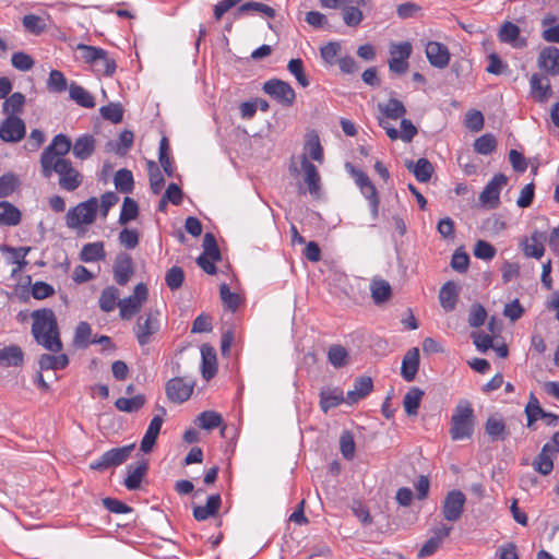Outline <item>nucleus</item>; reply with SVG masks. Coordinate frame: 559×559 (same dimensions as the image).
Here are the masks:
<instances>
[{
  "label": "nucleus",
  "instance_id": "nucleus-1",
  "mask_svg": "<svg viewBox=\"0 0 559 559\" xmlns=\"http://www.w3.org/2000/svg\"><path fill=\"white\" fill-rule=\"evenodd\" d=\"M31 318V331L36 343L50 353H60L63 345L55 312L49 308L37 309Z\"/></svg>",
  "mask_w": 559,
  "mask_h": 559
},
{
  "label": "nucleus",
  "instance_id": "nucleus-2",
  "mask_svg": "<svg viewBox=\"0 0 559 559\" xmlns=\"http://www.w3.org/2000/svg\"><path fill=\"white\" fill-rule=\"evenodd\" d=\"M475 427L474 409L467 400L455 406L451 416L450 436L453 441L469 439Z\"/></svg>",
  "mask_w": 559,
  "mask_h": 559
},
{
  "label": "nucleus",
  "instance_id": "nucleus-3",
  "mask_svg": "<svg viewBox=\"0 0 559 559\" xmlns=\"http://www.w3.org/2000/svg\"><path fill=\"white\" fill-rule=\"evenodd\" d=\"M160 330V311L148 309L139 316L133 326V334L138 344L143 347L151 343Z\"/></svg>",
  "mask_w": 559,
  "mask_h": 559
},
{
  "label": "nucleus",
  "instance_id": "nucleus-4",
  "mask_svg": "<svg viewBox=\"0 0 559 559\" xmlns=\"http://www.w3.org/2000/svg\"><path fill=\"white\" fill-rule=\"evenodd\" d=\"M72 148V143L69 136L63 133L57 134L51 143L44 150L40 156L41 168H50L59 162L67 160L63 156L67 155Z\"/></svg>",
  "mask_w": 559,
  "mask_h": 559
},
{
  "label": "nucleus",
  "instance_id": "nucleus-5",
  "mask_svg": "<svg viewBox=\"0 0 559 559\" xmlns=\"http://www.w3.org/2000/svg\"><path fill=\"white\" fill-rule=\"evenodd\" d=\"M148 298V289L144 283L135 285L133 293L128 297L120 298L119 317L123 321L131 320L136 316Z\"/></svg>",
  "mask_w": 559,
  "mask_h": 559
},
{
  "label": "nucleus",
  "instance_id": "nucleus-6",
  "mask_svg": "<svg viewBox=\"0 0 559 559\" xmlns=\"http://www.w3.org/2000/svg\"><path fill=\"white\" fill-rule=\"evenodd\" d=\"M133 450L134 444L110 449L103 453L97 460L93 461L90 464V468L104 472L111 467H117L130 457Z\"/></svg>",
  "mask_w": 559,
  "mask_h": 559
},
{
  "label": "nucleus",
  "instance_id": "nucleus-7",
  "mask_svg": "<svg viewBox=\"0 0 559 559\" xmlns=\"http://www.w3.org/2000/svg\"><path fill=\"white\" fill-rule=\"evenodd\" d=\"M52 173L59 175V183L66 190H75L81 185L82 176L76 169L73 168L72 163L69 159L59 162L57 165L55 164L50 168L43 169V174L47 178H49Z\"/></svg>",
  "mask_w": 559,
  "mask_h": 559
},
{
  "label": "nucleus",
  "instance_id": "nucleus-8",
  "mask_svg": "<svg viewBox=\"0 0 559 559\" xmlns=\"http://www.w3.org/2000/svg\"><path fill=\"white\" fill-rule=\"evenodd\" d=\"M390 60L389 69L396 74H403L408 69V58L412 55L413 48L411 43H392L390 45Z\"/></svg>",
  "mask_w": 559,
  "mask_h": 559
},
{
  "label": "nucleus",
  "instance_id": "nucleus-9",
  "mask_svg": "<svg viewBox=\"0 0 559 559\" xmlns=\"http://www.w3.org/2000/svg\"><path fill=\"white\" fill-rule=\"evenodd\" d=\"M465 502L466 497L461 490L453 489L449 491L442 502L443 518L449 522L459 521L463 514Z\"/></svg>",
  "mask_w": 559,
  "mask_h": 559
},
{
  "label": "nucleus",
  "instance_id": "nucleus-10",
  "mask_svg": "<svg viewBox=\"0 0 559 559\" xmlns=\"http://www.w3.org/2000/svg\"><path fill=\"white\" fill-rule=\"evenodd\" d=\"M507 183L508 178L503 174H496L479 194L480 204L485 207H497L500 203V192Z\"/></svg>",
  "mask_w": 559,
  "mask_h": 559
},
{
  "label": "nucleus",
  "instance_id": "nucleus-11",
  "mask_svg": "<svg viewBox=\"0 0 559 559\" xmlns=\"http://www.w3.org/2000/svg\"><path fill=\"white\" fill-rule=\"evenodd\" d=\"M25 134L26 124L21 117H5L0 123V140L4 143H19Z\"/></svg>",
  "mask_w": 559,
  "mask_h": 559
},
{
  "label": "nucleus",
  "instance_id": "nucleus-12",
  "mask_svg": "<svg viewBox=\"0 0 559 559\" xmlns=\"http://www.w3.org/2000/svg\"><path fill=\"white\" fill-rule=\"evenodd\" d=\"M263 91L283 106H292L296 98L294 88L285 81L273 79L263 85Z\"/></svg>",
  "mask_w": 559,
  "mask_h": 559
},
{
  "label": "nucleus",
  "instance_id": "nucleus-13",
  "mask_svg": "<svg viewBox=\"0 0 559 559\" xmlns=\"http://www.w3.org/2000/svg\"><path fill=\"white\" fill-rule=\"evenodd\" d=\"M346 171L353 177L356 186L359 188L362 195L369 200V204L371 207L377 209L378 207V197L377 191L369 179V177L360 169H357L353 164L346 163L345 164Z\"/></svg>",
  "mask_w": 559,
  "mask_h": 559
},
{
  "label": "nucleus",
  "instance_id": "nucleus-14",
  "mask_svg": "<svg viewBox=\"0 0 559 559\" xmlns=\"http://www.w3.org/2000/svg\"><path fill=\"white\" fill-rule=\"evenodd\" d=\"M322 221L323 215L320 212H304L302 217H300V223L304 228H307L318 235L325 234L335 228L341 222V218L338 215H332L331 219L326 224L322 223Z\"/></svg>",
  "mask_w": 559,
  "mask_h": 559
},
{
  "label": "nucleus",
  "instance_id": "nucleus-15",
  "mask_svg": "<svg viewBox=\"0 0 559 559\" xmlns=\"http://www.w3.org/2000/svg\"><path fill=\"white\" fill-rule=\"evenodd\" d=\"M194 382L186 378L176 377L166 384L167 397L175 403L187 401L193 392Z\"/></svg>",
  "mask_w": 559,
  "mask_h": 559
},
{
  "label": "nucleus",
  "instance_id": "nucleus-16",
  "mask_svg": "<svg viewBox=\"0 0 559 559\" xmlns=\"http://www.w3.org/2000/svg\"><path fill=\"white\" fill-rule=\"evenodd\" d=\"M300 174L310 195L320 199L322 197L321 178L317 167L304 158L300 164Z\"/></svg>",
  "mask_w": 559,
  "mask_h": 559
},
{
  "label": "nucleus",
  "instance_id": "nucleus-17",
  "mask_svg": "<svg viewBox=\"0 0 559 559\" xmlns=\"http://www.w3.org/2000/svg\"><path fill=\"white\" fill-rule=\"evenodd\" d=\"M452 527L441 524L432 530V536L423 545L418 551V558H426L433 555L442 545L443 540L451 534Z\"/></svg>",
  "mask_w": 559,
  "mask_h": 559
},
{
  "label": "nucleus",
  "instance_id": "nucleus-18",
  "mask_svg": "<svg viewBox=\"0 0 559 559\" xmlns=\"http://www.w3.org/2000/svg\"><path fill=\"white\" fill-rule=\"evenodd\" d=\"M544 241L545 234L536 230L530 237H524L520 247L525 257L540 259L545 252Z\"/></svg>",
  "mask_w": 559,
  "mask_h": 559
},
{
  "label": "nucleus",
  "instance_id": "nucleus-19",
  "mask_svg": "<svg viewBox=\"0 0 559 559\" xmlns=\"http://www.w3.org/2000/svg\"><path fill=\"white\" fill-rule=\"evenodd\" d=\"M162 415H156L152 418V420L148 424V427L144 433V437L141 441V451L144 453H148L153 450L157 437L160 432L162 425H163V415L166 414V411L164 407L160 408Z\"/></svg>",
  "mask_w": 559,
  "mask_h": 559
},
{
  "label": "nucleus",
  "instance_id": "nucleus-20",
  "mask_svg": "<svg viewBox=\"0 0 559 559\" xmlns=\"http://www.w3.org/2000/svg\"><path fill=\"white\" fill-rule=\"evenodd\" d=\"M368 3H370V0H353L352 4H346L342 9L343 23L348 27H358L365 19L360 8Z\"/></svg>",
  "mask_w": 559,
  "mask_h": 559
},
{
  "label": "nucleus",
  "instance_id": "nucleus-21",
  "mask_svg": "<svg viewBox=\"0 0 559 559\" xmlns=\"http://www.w3.org/2000/svg\"><path fill=\"white\" fill-rule=\"evenodd\" d=\"M148 471V464L145 460L138 461L127 466V477L123 485L128 490H136Z\"/></svg>",
  "mask_w": 559,
  "mask_h": 559
},
{
  "label": "nucleus",
  "instance_id": "nucleus-22",
  "mask_svg": "<svg viewBox=\"0 0 559 559\" xmlns=\"http://www.w3.org/2000/svg\"><path fill=\"white\" fill-rule=\"evenodd\" d=\"M134 273L132 258L129 254H120L114 263V280L120 285L124 286Z\"/></svg>",
  "mask_w": 559,
  "mask_h": 559
},
{
  "label": "nucleus",
  "instance_id": "nucleus-23",
  "mask_svg": "<svg viewBox=\"0 0 559 559\" xmlns=\"http://www.w3.org/2000/svg\"><path fill=\"white\" fill-rule=\"evenodd\" d=\"M304 158L307 160L312 159L319 164H322L324 160V153L320 143L319 135L314 132L307 134L302 154L299 156L300 164Z\"/></svg>",
  "mask_w": 559,
  "mask_h": 559
},
{
  "label": "nucleus",
  "instance_id": "nucleus-24",
  "mask_svg": "<svg viewBox=\"0 0 559 559\" xmlns=\"http://www.w3.org/2000/svg\"><path fill=\"white\" fill-rule=\"evenodd\" d=\"M537 63H538V67L543 71H545L551 75H558L559 74V49L554 46L544 48L538 56Z\"/></svg>",
  "mask_w": 559,
  "mask_h": 559
},
{
  "label": "nucleus",
  "instance_id": "nucleus-25",
  "mask_svg": "<svg viewBox=\"0 0 559 559\" xmlns=\"http://www.w3.org/2000/svg\"><path fill=\"white\" fill-rule=\"evenodd\" d=\"M419 368V349L413 347L406 352L401 366L402 378L411 382L416 378Z\"/></svg>",
  "mask_w": 559,
  "mask_h": 559
},
{
  "label": "nucleus",
  "instance_id": "nucleus-26",
  "mask_svg": "<svg viewBox=\"0 0 559 559\" xmlns=\"http://www.w3.org/2000/svg\"><path fill=\"white\" fill-rule=\"evenodd\" d=\"M426 56L429 62L437 68H444L450 61L448 48L438 41H429L427 44Z\"/></svg>",
  "mask_w": 559,
  "mask_h": 559
},
{
  "label": "nucleus",
  "instance_id": "nucleus-27",
  "mask_svg": "<svg viewBox=\"0 0 559 559\" xmlns=\"http://www.w3.org/2000/svg\"><path fill=\"white\" fill-rule=\"evenodd\" d=\"M373 382L370 377H360L354 383V389L346 394V403L352 405L371 393Z\"/></svg>",
  "mask_w": 559,
  "mask_h": 559
},
{
  "label": "nucleus",
  "instance_id": "nucleus-28",
  "mask_svg": "<svg viewBox=\"0 0 559 559\" xmlns=\"http://www.w3.org/2000/svg\"><path fill=\"white\" fill-rule=\"evenodd\" d=\"M498 37L500 41L509 44L513 48H523L526 46V40L520 37L519 26L511 22H506L502 24Z\"/></svg>",
  "mask_w": 559,
  "mask_h": 559
},
{
  "label": "nucleus",
  "instance_id": "nucleus-29",
  "mask_svg": "<svg viewBox=\"0 0 559 559\" xmlns=\"http://www.w3.org/2000/svg\"><path fill=\"white\" fill-rule=\"evenodd\" d=\"M222 499L218 493L211 495L205 506H195L193 508V518L197 521H205L212 516H215L221 508Z\"/></svg>",
  "mask_w": 559,
  "mask_h": 559
},
{
  "label": "nucleus",
  "instance_id": "nucleus-30",
  "mask_svg": "<svg viewBox=\"0 0 559 559\" xmlns=\"http://www.w3.org/2000/svg\"><path fill=\"white\" fill-rule=\"evenodd\" d=\"M530 87L532 97L539 103H545L550 97L551 90L547 78L533 74L530 79Z\"/></svg>",
  "mask_w": 559,
  "mask_h": 559
},
{
  "label": "nucleus",
  "instance_id": "nucleus-31",
  "mask_svg": "<svg viewBox=\"0 0 559 559\" xmlns=\"http://www.w3.org/2000/svg\"><path fill=\"white\" fill-rule=\"evenodd\" d=\"M119 304L120 292L116 286L110 285L102 290L98 298V306L103 312L109 313L112 312L116 308L119 309Z\"/></svg>",
  "mask_w": 559,
  "mask_h": 559
},
{
  "label": "nucleus",
  "instance_id": "nucleus-32",
  "mask_svg": "<svg viewBox=\"0 0 559 559\" xmlns=\"http://www.w3.org/2000/svg\"><path fill=\"white\" fill-rule=\"evenodd\" d=\"M346 402L343 391L340 388L322 389L320 392V407L323 413H328L331 408L337 407Z\"/></svg>",
  "mask_w": 559,
  "mask_h": 559
},
{
  "label": "nucleus",
  "instance_id": "nucleus-33",
  "mask_svg": "<svg viewBox=\"0 0 559 559\" xmlns=\"http://www.w3.org/2000/svg\"><path fill=\"white\" fill-rule=\"evenodd\" d=\"M96 214L97 212H68L66 222L68 227L84 233L85 227L95 222Z\"/></svg>",
  "mask_w": 559,
  "mask_h": 559
},
{
  "label": "nucleus",
  "instance_id": "nucleus-34",
  "mask_svg": "<svg viewBox=\"0 0 559 559\" xmlns=\"http://www.w3.org/2000/svg\"><path fill=\"white\" fill-rule=\"evenodd\" d=\"M459 299V290L454 282H447L439 292V301L444 311H453Z\"/></svg>",
  "mask_w": 559,
  "mask_h": 559
},
{
  "label": "nucleus",
  "instance_id": "nucleus-35",
  "mask_svg": "<svg viewBox=\"0 0 559 559\" xmlns=\"http://www.w3.org/2000/svg\"><path fill=\"white\" fill-rule=\"evenodd\" d=\"M96 141L91 134L80 135L72 145L73 155L81 159H87L95 151Z\"/></svg>",
  "mask_w": 559,
  "mask_h": 559
},
{
  "label": "nucleus",
  "instance_id": "nucleus-36",
  "mask_svg": "<svg viewBox=\"0 0 559 559\" xmlns=\"http://www.w3.org/2000/svg\"><path fill=\"white\" fill-rule=\"evenodd\" d=\"M24 361V353L19 345H10L0 349V366L19 367Z\"/></svg>",
  "mask_w": 559,
  "mask_h": 559
},
{
  "label": "nucleus",
  "instance_id": "nucleus-37",
  "mask_svg": "<svg viewBox=\"0 0 559 559\" xmlns=\"http://www.w3.org/2000/svg\"><path fill=\"white\" fill-rule=\"evenodd\" d=\"M25 96L22 93H13L2 103V112L5 117H20L25 106Z\"/></svg>",
  "mask_w": 559,
  "mask_h": 559
},
{
  "label": "nucleus",
  "instance_id": "nucleus-38",
  "mask_svg": "<svg viewBox=\"0 0 559 559\" xmlns=\"http://www.w3.org/2000/svg\"><path fill=\"white\" fill-rule=\"evenodd\" d=\"M69 97L72 99L75 104L83 108H93L95 107V99L94 96L85 90L83 86L76 84L75 82H72L69 85Z\"/></svg>",
  "mask_w": 559,
  "mask_h": 559
},
{
  "label": "nucleus",
  "instance_id": "nucleus-39",
  "mask_svg": "<svg viewBox=\"0 0 559 559\" xmlns=\"http://www.w3.org/2000/svg\"><path fill=\"white\" fill-rule=\"evenodd\" d=\"M485 430L492 441L504 440L508 436L504 420L497 415L487 418Z\"/></svg>",
  "mask_w": 559,
  "mask_h": 559
},
{
  "label": "nucleus",
  "instance_id": "nucleus-40",
  "mask_svg": "<svg viewBox=\"0 0 559 559\" xmlns=\"http://www.w3.org/2000/svg\"><path fill=\"white\" fill-rule=\"evenodd\" d=\"M40 370H62L69 365V357L66 354H43L38 358Z\"/></svg>",
  "mask_w": 559,
  "mask_h": 559
},
{
  "label": "nucleus",
  "instance_id": "nucleus-41",
  "mask_svg": "<svg viewBox=\"0 0 559 559\" xmlns=\"http://www.w3.org/2000/svg\"><path fill=\"white\" fill-rule=\"evenodd\" d=\"M406 168L412 171L415 178L420 182L429 181L433 171L431 163L426 158H419L417 162H407Z\"/></svg>",
  "mask_w": 559,
  "mask_h": 559
},
{
  "label": "nucleus",
  "instance_id": "nucleus-42",
  "mask_svg": "<svg viewBox=\"0 0 559 559\" xmlns=\"http://www.w3.org/2000/svg\"><path fill=\"white\" fill-rule=\"evenodd\" d=\"M105 258L106 252L102 241L84 245L80 253V259L86 263L102 261Z\"/></svg>",
  "mask_w": 559,
  "mask_h": 559
},
{
  "label": "nucleus",
  "instance_id": "nucleus-43",
  "mask_svg": "<svg viewBox=\"0 0 559 559\" xmlns=\"http://www.w3.org/2000/svg\"><path fill=\"white\" fill-rule=\"evenodd\" d=\"M424 391L419 388H411L404 396L403 406L408 416H415L418 413Z\"/></svg>",
  "mask_w": 559,
  "mask_h": 559
},
{
  "label": "nucleus",
  "instance_id": "nucleus-44",
  "mask_svg": "<svg viewBox=\"0 0 559 559\" xmlns=\"http://www.w3.org/2000/svg\"><path fill=\"white\" fill-rule=\"evenodd\" d=\"M146 402L143 394H138L132 397H119L115 402V406L118 411L123 413H134L141 409Z\"/></svg>",
  "mask_w": 559,
  "mask_h": 559
},
{
  "label": "nucleus",
  "instance_id": "nucleus-45",
  "mask_svg": "<svg viewBox=\"0 0 559 559\" xmlns=\"http://www.w3.org/2000/svg\"><path fill=\"white\" fill-rule=\"evenodd\" d=\"M378 108L385 118L394 120L403 117L406 114L405 106L396 98H391L386 103H380Z\"/></svg>",
  "mask_w": 559,
  "mask_h": 559
},
{
  "label": "nucleus",
  "instance_id": "nucleus-46",
  "mask_svg": "<svg viewBox=\"0 0 559 559\" xmlns=\"http://www.w3.org/2000/svg\"><path fill=\"white\" fill-rule=\"evenodd\" d=\"M533 467L542 475H549L554 469L551 454L548 453V445H543L540 452L533 461Z\"/></svg>",
  "mask_w": 559,
  "mask_h": 559
},
{
  "label": "nucleus",
  "instance_id": "nucleus-47",
  "mask_svg": "<svg viewBox=\"0 0 559 559\" xmlns=\"http://www.w3.org/2000/svg\"><path fill=\"white\" fill-rule=\"evenodd\" d=\"M195 424L204 430H212L223 425V417L215 411H204L195 418Z\"/></svg>",
  "mask_w": 559,
  "mask_h": 559
},
{
  "label": "nucleus",
  "instance_id": "nucleus-48",
  "mask_svg": "<svg viewBox=\"0 0 559 559\" xmlns=\"http://www.w3.org/2000/svg\"><path fill=\"white\" fill-rule=\"evenodd\" d=\"M202 354V376L205 379H211L216 372V356L212 348L203 346L201 348Z\"/></svg>",
  "mask_w": 559,
  "mask_h": 559
},
{
  "label": "nucleus",
  "instance_id": "nucleus-49",
  "mask_svg": "<svg viewBox=\"0 0 559 559\" xmlns=\"http://www.w3.org/2000/svg\"><path fill=\"white\" fill-rule=\"evenodd\" d=\"M370 289L371 297L376 304L384 302L391 297V286L384 280L372 281Z\"/></svg>",
  "mask_w": 559,
  "mask_h": 559
},
{
  "label": "nucleus",
  "instance_id": "nucleus-50",
  "mask_svg": "<svg viewBox=\"0 0 559 559\" xmlns=\"http://www.w3.org/2000/svg\"><path fill=\"white\" fill-rule=\"evenodd\" d=\"M525 414L527 417V427H531L536 420L546 417L547 412L540 407L537 397L533 393L530 394Z\"/></svg>",
  "mask_w": 559,
  "mask_h": 559
},
{
  "label": "nucleus",
  "instance_id": "nucleus-51",
  "mask_svg": "<svg viewBox=\"0 0 559 559\" xmlns=\"http://www.w3.org/2000/svg\"><path fill=\"white\" fill-rule=\"evenodd\" d=\"M29 250L31 249L28 247L13 248V247H10L8 245H1L0 246V251L2 253H7L8 252V253L11 254L12 262L17 265V270H22L27 264V261L25 260V258L28 254Z\"/></svg>",
  "mask_w": 559,
  "mask_h": 559
},
{
  "label": "nucleus",
  "instance_id": "nucleus-52",
  "mask_svg": "<svg viewBox=\"0 0 559 559\" xmlns=\"http://www.w3.org/2000/svg\"><path fill=\"white\" fill-rule=\"evenodd\" d=\"M158 159L166 175L171 177L174 175V166L169 156V142L166 136L159 141Z\"/></svg>",
  "mask_w": 559,
  "mask_h": 559
},
{
  "label": "nucleus",
  "instance_id": "nucleus-53",
  "mask_svg": "<svg viewBox=\"0 0 559 559\" xmlns=\"http://www.w3.org/2000/svg\"><path fill=\"white\" fill-rule=\"evenodd\" d=\"M328 359L334 368H342L348 361V352L342 345H332L328 350Z\"/></svg>",
  "mask_w": 559,
  "mask_h": 559
},
{
  "label": "nucleus",
  "instance_id": "nucleus-54",
  "mask_svg": "<svg viewBox=\"0 0 559 559\" xmlns=\"http://www.w3.org/2000/svg\"><path fill=\"white\" fill-rule=\"evenodd\" d=\"M219 296L226 309L231 312H235L238 309L240 297L238 294L230 292L227 284L224 283L219 286Z\"/></svg>",
  "mask_w": 559,
  "mask_h": 559
},
{
  "label": "nucleus",
  "instance_id": "nucleus-55",
  "mask_svg": "<svg viewBox=\"0 0 559 559\" xmlns=\"http://www.w3.org/2000/svg\"><path fill=\"white\" fill-rule=\"evenodd\" d=\"M203 252L201 254L211 258L214 261H221L222 254L216 239L212 233H206L203 237Z\"/></svg>",
  "mask_w": 559,
  "mask_h": 559
},
{
  "label": "nucleus",
  "instance_id": "nucleus-56",
  "mask_svg": "<svg viewBox=\"0 0 559 559\" xmlns=\"http://www.w3.org/2000/svg\"><path fill=\"white\" fill-rule=\"evenodd\" d=\"M115 187L122 193H128L133 188V176L128 169H120L114 178Z\"/></svg>",
  "mask_w": 559,
  "mask_h": 559
},
{
  "label": "nucleus",
  "instance_id": "nucleus-57",
  "mask_svg": "<svg viewBox=\"0 0 559 559\" xmlns=\"http://www.w3.org/2000/svg\"><path fill=\"white\" fill-rule=\"evenodd\" d=\"M182 200V191L176 183H170L163 198L159 202V207L164 209L167 203H170L174 206H179Z\"/></svg>",
  "mask_w": 559,
  "mask_h": 559
},
{
  "label": "nucleus",
  "instance_id": "nucleus-58",
  "mask_svg": "<svg viewBox=\"0 0 559 559\" xmlns=\"http://www.w3.org/2000/svg\"><path fill=\"white\" fill-rule=\"evenodd\" d=\"M76 49L82 52V59L92 67L104 56V49L95 46L79 44Z\"/></svg>",
  "mask_w": 559,
  "mask_h": 559
},
{
  "label": "nucleus",
  "instance_id": "nucleus-59",
  "mask_svg": "<svg viewBox=\"0 0 559 559\" xmlns=\"http://www.w3.org/2000/svg\"><path fill=\"white\" fill-rule=\"evenodd\" d=\"M287 69L292 75L295 76L298 84L302 87L309 86L310 82L304 70V62L301 59H292L287 64Z\"/></svg>",
  "mask_w": 559,
  "mask_h": 559
},
{
  "label": "nucleus",
  "instance_id": "nucleus-60",
  "mask_svg": "<svg viewBox=\"0 0 559 559\" xmlns=\"http://www.w3.org/2000/svg\"><path fill=\"white\" fill-rule=\"evenodd\" d=\"M147 170L152 191L154 193H159L164 187V177L157 164L153 160L147 162Z\"/></svg>",
  "mask_w": 559,
  "mask_h": 559
},
{
  "label": "nucleus",
  "instance_id": "nucleus-61",
  "mask_svg": "<svg viewBox=\"0 0 559 559\" xmlns=\"http://www.w3.org/2000/svg\"><path fill=\"white\" fill-rule=\"evenodd\" d=\"M47 87L55 93H62L67 90V79L59 70H51L47 81Z\"/></svg>",
  "mask_w": 559,
  "mask_h": 559
},
{
  "label": "nucleus",
  "instance_id": "nucleus-62",
  "mask_svg": "<svg viewBox=\"0 0 559 559\" xmlns=\"http://www.w3.org/2000/svg\"><path fill=\"white\" fill-rule=\"evenodd\" d=\"M91 334V325L87 322H80L75 329L74 344L79 347H87L92 343L90 340Z\"/></svg>",
  "mask_w": 559,
  "mask_h": 559
},
{
  "label": "nucleus",
  "instance_id": "nucleus-63",
  "mask_svg": "<svg viewBox=\"0 0 559 559\" xmlns=\"http://www.w3.org/2000/svg\"><path fill=\"white\" fill-rule=\"evenodd\" d=\"M185 280L183 270L179 266L170 267L165 275V282L171 290H176L181 287Z\"/></svg>",
  "mask_w": 559,
  "mask_h": 559
},
{
  "label": "nucleus",
  "instance_id": "nucleus-64",
  "mask_svg": "<svg viewBox=\"0 0 559 559\" xmlns=\"http://www.w3.org/2000/svg\"><path fill=\"white\" fill-rule=\"evenodd\" d=\"M11 63H12V67L15 68L16 70L19 71H29L33 67H34V59L23 52V51H17V52H14L11 57Z\"/></svg>",
  "mask_w": 559,
  "mask_h": 559
}]
</instances>
